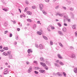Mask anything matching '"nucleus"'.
I'll return each instance as SVG.
<instances>
[{"mask_svg": "<svg viewBox=\"0 0 77 77\" xmlns=\"http://www.w3.org/2000/svg\"><path fill=\"white\" fill-rule=\"evenodd\" d=\"M40 63L41 65H42V66H43L45 69H46V70H48V67L46 65L45 63L40 62Z\"/></svg>", "mask_w": 77, "mask_h": 77, "instance_id": "f257e3e1", "label": "nucleus"}, {"mask_svg": "<svg viewBox=\"0 0 77 77\" xmlns=\"http://www.w3.org/2000/svg\"><path fill=\"white\" fill-rule=\"evenodd\" d=\"M63 17L67 21H69V22L70 21V19H68V15H66V16H64Z\"/></svg>", "mask_w": 77, "mask_h": 77, "instance_id": "f03ea898", "label": "nucleus"}, {"mask_svg": "<svg viewBox=\"0 0 77 77\" xmlns=\"http://www.w3.org/2000/svg\"><path fill=\"white\" fill-rule=\"evenodd\" d=\"M4 74H8L9 72H8V69H6L4 70Z\"/></svg>", "mask_w": 77, "mask_h": 77, "instance_id": "7ed1b4c3", "label": "nucleus"}, {"mask_svg": "<svg viewBox=\"0 0 77 77\" xmlns=\"http://www.w3.org/2000/svg\"><path fill=\"white\" fill-rule=\"evenodd\" d=\"M33 69V68H32V67L30 66L29 67V69H28V72L29 73H30L31 72H32V69Z\"/></svg>", "mask_w": 77, "mask_h": 77, "instance_id": "20e7f679", "label": "nucleus"}, {"mask_svg": "<svg viewBox=\"0 0 77 77\" xmlns=\"http://www.w3.org/2000/svg\"><path fill=\"white\" fill-rule=\"evenodd\" d=\"M39 6L40 9V11H42V9H43V5L42 4H40L39 5Z\"/></svg>", "mask_w": 77, "mask_h": 77, "instance_id": "39448f33", "label": "nucleus"}, {"mask_svg": "<svg viewBox=\"0 0 77 77\" xmlns=\"http://www.w3.org/2000/svg\"><path fill=\"white\" fill-rule=\"evenodd\" d=\"M70 57L72 58H75V55L74 54H71L70 55Z\"/></svg>", "mask_w": 77, "mask_h": 77, "instance_id": "423d86ee", "label": "nucleus"}, {"mask_svg": "<svg viewBox=\"0 0 77 77\" xmlns=\"http://www.w3.org/2000/svg\"><path fill=\"white\" fill-rule=\"evenodd\" d=\"M39 71L41 73H43V74L45 73V70H40Z\"/></svg>", "mask_w": 77, "mask_h": 77, "instance_id": "0eeeda50", "label": "nucleus"}, {"mask_svg": "<svg viewBox=\"0 0 77 77\" xmlns=\"http://www.w3.org/2000/svg\"><path fill=\"white\" fill-rule=\"evenodd\" d=\"M58 32L59 35H61V36H62L63 35V33H62V32H61L60 31H58Z\"/></svg>", "mask_w": 77, "mask_h": 77, "instance_id": "6e6552de", "label": "nucleus"}, {"mask_svg": "<svg viewBox=\"0 0 77 77\" xmlns=\"http://www.w3.org/2000/svg\"><path fill=\"white\" fill-rule=\"evenodd\" d=\"M71 18L72 19H74V14L72 13H70Z\"/></svg>", "mask_w": 77, "mask_h": 77, "instance_id": "1a4fd4ad", "label": "nucleus"}, {"mask_svg": "<svg viewBox=\"0 0 77 77\" xmlns=\"http://www.w3.org/2000/svg\"><path fill=\"white\" fill-rule=\"evenodd\" d=\"M40 49H43L44 48V46L42 45V44H40L39 45V46L38 47Z\"/></svg>", "mask_w": 77, "mask_h": 77, "instance_id": "9d476101", "label": "nucleus"}, {"mask_svg": "<svg viewBox=\"0 0 77 77\" xmlns=\"http://www.w3.org/2000/svg\"><path fill=\"white\" fill-rule=\"evenodd\" d=\"M59 17H63V15H64L65 13H63V14H60V13H59Z\"/></svg>", "mask_w": 77, "mask_h": 77, "instance_id": "9b49d317", "label": "nucleus"}, {"mask_svg": "<svg viewBox=\"0 0 77 77\" xmlns=\"http://www.w3.org/2000/svg\"><path fill=\"white\" fill-rule=\"evenodd\" d=\"M57 75H59V76H62V73L58 72L57 73Z\"/></svg>", "mask_w": 77, "mask_h": 77, "instance_id": "f8f14e48", "label": "nucleus"}, {"mask_svg": "<svg viewBox=\"0 0 77 77\" xmlns=\"http://www.w3.org/2000/svg\"><path fill=\"white\" fill-rule=\"evenodd\" d=\"M46 64H47L48 65H51V63H50V62H48V61H46Z\"/></svg>", "mask_w": 77, "mask_h": 77, "instance_id": "ddd939ff", "label": "nucleus"}, {"mask_svg": "<svg viewBox=\"0 0 77 77\" xmlns=\"http://www.w3.org/2000/svg\"><path fill=\"white\" fill-rule=\"evenodd\" d=\"M73 71L75 73H77V68H74Z\"/></svg>", "mask_w": 77, "mask_h": 77, "instance_id": "4468645a", "label": "nucleus"}, {"mask_svg": "<svg viewBox=\"0 0 77 77\" xmlns=\"http://www.w3.org/2000/svg\"><path fill=\"white\" fill-rule=\"evenodd\" d=\"M26 13L29 15H32V12L30 11H27Z\"/></svg>", "mask_w": 77, "mask_h": 77, "instance_id": "2eb2a0df", "label": "nucleus"}, {"mask_svg": "<svg viewBox=\"0 0 77 77\" xmlns=\"http://www.w3.org/2000/svg\"><path fill=\"white\" fill-rule=\"evenodd\" d=\"M57 56H58V57H59V59H62V57H61V56H60V54H58Z\"/></svg>", "mask_w": 77, "mask_h": 77, "instance_id": "dca6fc26", "label": "nucleus"}, {"mask_svg": "<svg viewBox=\"0 0 77 77\" xmlns=\"http://www.w3.org/2000/svg\"><path fill=\"white\" fill-rule=\"evenodd\" d=\"M54 65L55 66H57V67H60V65H59L57 63H55Z\"/></svg>", "mask_w": 77, "mask_h": 77, "instance_id": "f3484780", "label": "nucleus"}, {"mask_svg": "<svg viewBox=\"0 0 77 77\" xmlns=\"http://www.w3.org/2000/svg\"><path fill=\"white\" fill-rule=\"evenodd\" d=\"M2 9L3 11H5V12H7L8 11H9L8 9L7 8H3Z\"/></svg>", "mask_w": 77, "mask_h": 77, "instance_id": "a211bd4d", "label": "nucleus"}, {"mask_svg": "<svg viewBox=\"0 0 77 77\" xmlns=\"http://www.w3.org/2000/svg\"><path fill=\"white\" fill-rule=\"evenodd\" d=\"M28 53H32V51L30 49H29L28 50Z\"/></svg>", "mask_w": 77, "mask_h": 77, "instance_id": "6ab92c4d", "label": "nucleus"}, {"mask_svg": "<svg viewBox=\"0 0 77 77\" xmlns=\"http://www.w3.org/2000/svg\"><path fill=\"white\" fill-rule=\"evenodd\" d=\"M37 33L38 35H42V32L39 31L37 32Z\"/></svg>", "mask_w": 77, "mask_h": 77, "instance_id": "aec40b11", "label": "nucleus"}, {"mask_svg": "<svg viewBox=\"0 0 77 77\" xmlns=\"http://www.w3.org/2000/svg\"><path fill=\"white\" fill-rule=\"evenodd\" d=\"M59 63L60 65H62V66L64 65V63H63L62 62H59Z\"/></svg>", "mask_w": 77, "mask_h": 77, "instance_id": "412c9836", "label": "nucleus"}, {"mask_svg": "<svg viewBox=\"0 0 77 77\" xmlns=\"http://www.w3.org/2000/svg\"><path fill=\"white\" fill-rule=\"evenodd\" d=\"M62 30L64 32H66V29L65 27L63 28L62 29Z\"/></svg>", "mask_w": 77, "mask_h": 77, "instance_id": "4be33fe9", "label": "nucleus"}, {"mask_svg": "<svg viewBox=\"0 0 77 77\" xmlns=\"http://www.w3.org/2000/svg\"><path fill=\"white\" fill-rule=\"evenodd\" d=\"M27 21L28 22H30V23H32V20L31 19H27Z\"/></svg>", "mask_w": 77, "mask_h": 77, "instance_id": "5701e85b", "label": "nucleus"}, {"mask_svg": "<svg viewBox=\"0 0 77 77\" xmlns=\"http://www.w3.org/2000/svg\"><path fill=\"white\" fill-rule=\"evenodd\" d=\"M9 58L10 59H12V55H10L9 56Z\"/></svg>", "mask_w": 77, "mask_h": 77, "instance_id": "b1692460", "label": "nucleus"}, {"mask_svg": "<svg viewBox=\"0 0 77 77\" xmlns=\"http://www.w3.org/2000/svg\"><path fill=\"white\" fill-rule=\"evenodd\" d=\"M72 27L73 29H76L75 25H73L72 26Z\"/></svg>", "mask_w": 77, "mask_h": 77, "instance_id": "393cba45", "label": "nucleus"}, {"mask_svg": "<svg viewBox=\"0 0 77 77\" xmlns=\"http://www.w3.org/2000/svg\"><path fill=\"white\" fill-rule=\"evenodd\" d=\"M35 69H40V68L39 67H35Z\"/></svg>", "mask_w": 77, "mask_h": 77, "instance_id": "a878e982", "label": "nucleus"}, {"mask_svg": "<svg viewBox=\"0 0 77 77\" xmlns=\"http://www.w3.org/2000/svg\"><path fill=\"white\" fill-rule=\"evenodd\" d=\"M40 59L41 61H44V59L43 57L40 58Z\"/></svg>", "mask_w": 77, "mask_h": 77, "instance_id": "bb28decb", "label": "nucleus"}, {"mask_svg": "<svg viewBox=\"0 0 77 77\" xmlns=\"http://www.w3.org/2000/svg\"><path fill=\"white\" fill-rule=\"evenodd\" d=\"M43 37L44 39L45 40H48V38H47V37L44 36H43Z\"/></svg>", "mask_w": 77, "mask_h": 77, "instance_id": "cd10ccee", "label": "nucleus"}, {"mask_svg": "<svg viewBox=\"0 0 77 77\" xmlns=\"http://www.w3.org/2000/svg\"><path fill=\"white\" fill-rule=\"evenodd\" d=\"M50 29V26H48V27L47 28V30L49 32H51V30Z\"/></svg>", "mask_w": 77, "mask_h": 77, "instance_id": "c85d7f7f", "label": "nucleus"}, {"mask_svg": "<svg viewBox=\"0 0 77 77\" xmlns=\"http://www.w3.org/2000/svg\"><path fill=\"white\" fill-rule=\"evenodd\" d=\"M3 49L5 50H8V47H5L3 48Z\"/></svg>", "mask_w": 77, "mask_h": 77, "instance_id": "c756f323", "label": "nucleus"}, {"mask_svg": "<svg viewBox=\"0 0 77 77\" xmlns=\"http://www.w3.org/2000/svg\"><path fill=\"white\" fill-rule=\"evenodd\" d=\"M69 10H70V11H73L74 10V8H69Z\"/></svg>", "mask_w": 77, "mask_h": 77, "instance_id": "7c9ffc66", "label": "nucleus"}, {"mask_svg": "<svg viewBox=\"0 0 77 77\" xmlns=\"http://www.w3.org/2000/svg\"><path fill=\"white\" fill-rule=\"evenodd\" d=\"M8 26V23L7 22H5V24H4V26L5 27H6Z\"/></svg>", "mask_w": 77, "mask_h": 77, "instance_id": "2f4dec72", "label": "nucleus"}, {"mask_svg": "<svg viewBox=\"0 0 77 77\" xmlns=\"http://www.w3.org/2000/svg\"><path fill=\"white\" fill-rule=\"evenodd\" d=\"M11 51H9L8 52L7 54H8V55H9V54H11Z\"/></svg>", "mask_w": 77, "mask_h": 77, "instance_id": "473e14b6", "label": "nucleus"}, {"mask_svg": "<svg viewBox=\"0 0 77 77\" xmlns=\"http://www.w3.org/2000/svg\"><path fill=\"white\" fill-rule=\"evenodd\" d=\"M18 24H19V26L20 27H22V24L21 23H18Z\"/></svg>", "mask_w": 77, "mask_h": 77, "instance_id": "72a5a7b5", "label": "nucleus"}, {"mask_svg": "<svg viewBox=\"0 0 77 77\" xmlns=\"http://www.w3.org/2000/svg\"><path fill=\"white\" fill-rule=\"evenodd\" d=\"M34 72L35 74H38L39 73L38 72H37V71H35Z\"/></svg>", "mask_w": 77, "mask_h": 77, "instance_id": "f704fd0d", "label": "nucleus"}, {"mask_svg": "<svg viewBox=\"0 0 77 77\" xmlns=\"http://www.w3.org/2000/svg\"><path fill=\"white\" fill-rule=\"evenodd\" d=\"M32 9H36V7L35 6H32Z\"/></svg>", "mask_w": 77, "mask_h": 77, "instance_id": "c9c22d12", "label": "nucleus"}, {"mask_svg": "<svg viewBox=\"0 0 77 77\" xmlns=\"http://www.w3.org/2000/svg\"><path fill=\"white\" fill-rule=\"evenodd\" d=\"M58 25L59 26V27H61V26H62L61 24L60 23H58Z\"/></svg>", "mask_w": 77, "mask_h": 77, "instance_id": "e433bc0d", "label": "nucleus"}, {"mask_svg": "<svg viewBox=\"0 0 77 77\" xmlns=\"http://www.w3.org/2000/svg\"><path fill=\"white\" fill-rule=\"evenodd\" d=\"M36 24H34V25L33 26V28L34 29H35V28L36 27Z\"/></svg>", "mask_w": 77, "mask_h": 77, "instance_id": "4c0bfd02", "label": "nucleus"}, {"mask_svg": "<svg viewBox=\"0 0 77 77\" xmlns=\"http://www.w3.org/2000/svg\"><path fill=\"white\" fill-rule=\"evenodd\" d=\"M59 44L60 45V46L61 47H63V45H62V43H59Z\"/></svg>", "mask_w": 77, "mask_h": 77, "instance_id": "58836bf2", "label": "nucleus"}, {"mask_svg": "<svg viewBox=\"0 0 77 77\" xmlns=\"http://www.w3.org/2000/svg\"><path fill=\"white\" fill-rule=\"evenodd\" d=\"M3 54L4 55H5V56H8V54H6V53L5 52H4Z\"/></svg>", "mask_w": 77, "mask_h": 77, "instance_id": "ea45409f", "label": "nucleus"}, {"mask_svg": "<svg viewBox=\"0 0 77 77\" xmlns=\"http://www.w3.org/2000/svg\"><path fill=\"white\" fill-rule=\"evenodd\" d=\"M43 14H45V15L47 14V13H46L44 11H42Z\"/></svg>", "mask_w": 77, "mask_h": 77, "instance_id": "a19ab883", "label": "nucleus"}, {"mask_svg": "<svg viewBox=\"0 0 77 77\" xmlns=\"http://www.w3.org/2000/svg\"><path fill=\"white\" fill-rule=\"evenodd\" d=\"M50 44L51 45H52L53 44V42H52L51 41L50 42Z\"/></svg>", "mask_w": 77, "mask_h": 77, "instance_id": "79ce46f5", "label": "nucleus"}, {"mask_svg": "<svg viewBox=\"0 0 77 77\" xmlns=\"http://www.w3.org/2000/svg\"><path fill=\"white\" fill-rule=\"evenodd\" d=\"M63 75H64V76L65 77H66V73L65 72H63Z\"/></svg>", "mask_w": 77, "mask_h": 77, "instance_id": "37998d69", "label": "nucleus"}, {"mask_svg": "<svg viewBox=\"0 0 77 77\" xmlns=\"http://www.w3.org/2000/svg\"><path fill=\"white\" fill-rule=\"evenodd\" d=\"M71 3V1L67 2V4H68V5H70Z\"/></svg>", "mask_w": 77, "mask_h": 77, "instance_id": "c03bdc74", "label": "nucleus"}, {"mask_svg": "<svg viewBox=\"0 0 77 77\" xmlns=\"http://www.w3.org/2000/svg\"><path fill=\"white\" fill-rule=\"evenodd\" d=\"M62 8L64 9L65 10H66V8L65 7H62Z\"/></svg>", "mask_w": 77, "mask_h": 77, "instance_id": "a18cd8bd", "label": "nucleus"}, {"mask_svg": "<svg viewBox=\"0 0 77 77\" xmlns=\"http://www.w3.org/2000/svg\"><path fill=\"white\" fill-rule=\"evenodd\" d=\"M16 39H17V40H18V36H16V38H15Z\"/></svg>", "mask_w": 77, "mask_h": 77, "instance_id": "49530a36", "label": "nucleus"}, {"mask_svg": "<svg viewBox=\"0 0 77 77\" xmlns=\"http://www.w3.org/2000/svg\"><path fill=\"white\" fill-rule=\"evenodd\" d=\"M8 31H5L4 32V34H6L7 33H8Z\"/></svg>", "mask_w": 77, "mask_h": 77, "instance_id": "de8ad7c7", "label": "nucleus"}, {"mask_svg": "<svg viewBox=\"0 0 77 77\" xmlns=\"http://www.w3.org/2000/svg\"><path fill=\"white\" fill-rule=\"evenodd\" d=\"M26 4L28 5L29 3V2L27 1H26Z\"/></svg>", "mask_w": 77, "mask_h": 77, "instance_id": "09e8293b", "label": "nucleus"}, {"mask_svg": "<svg viewBox=\"0 0 77 77\" xmlns=\"http://www.w3.org/2000/svg\"><path fill=\"white\" fill-rule=\"evenodd\" d=\"M45 2H47V3H48L49 2V1H50V0H45Z\"/></svg>", "mask_w": 77, "mask_h": 77, "instance_id": "8fccbe9b", "label": "nucleus"}, {"mask_svg": "<svg viewBox=\"0 0 77 77\" xmlns=\"http://www.w3.org/2000/svg\"><path fill=\"white\" fill-rule=\"evenodd\" d=\"M12 36V34L10 33V37H11Z\"/></svg>", "mask_w": 77, "mask_h": 77, "instance_id": "3c124183", "label": "nucleus"}, {"mask_svg": "<svg viewBox=\"0 0 77 77\" xmlns=\"http://www.w3.org/2000/svg\"><path fill=\"white\" fill-rule=\"evenodd\" d=\"M11 21L12 22H13V24H15L16 23V22H15V21H13L12 20Z\"/></svg>", "mask_w": 77, "mask_h": 77, "instance_id": "603ef678", "label": "nucleus"}, {"mask_svg": "<svg viewBox=\"0 0 77 77\" xmlns=\"http://www.w3.org/2000/svg\"><path fill=\"white\" fill-rule=\"evenodd\" d=\"M38 24H41V23H40V21H37Z\"/></svg>", "mask_w": 77, "mask_h": 77, "instance_id": "864d4df0", "label": "nucleus"}, {"mask_svg": "<svg viewBox=\"0 0 77 77\" xmlns=\"http://www.w3.org/2000/svg\"><path fill=\"white\" fill-rule=\"evenodd\" d=\"M33 62L34 63H37V62H38L37 61H34Z\"/></svg>", "mask_w": 77, "mask_h": 77, "instance_id": "5fc2aeb1", "label": "nucleus"}, {"mask_svg": "<svg viewBox=\"0 0 77 77\" xmlns=\"http://www.w3.org/2000/svg\"><path fill=\"white\" fill-rule=\"evenodd\" d=\"M27 8H26L25 9V10H24V12H26V11H27Z\"/></svg>", "mask_w": 77, "mask_h": 77, "instance_id": "6e6d98bb", "label": "nucleus"}, {"mask_svg": "<svg viewBox=\"0 0 77 77\" xmlns=\"http://www.w3.org/2000/svg\"><path fill=\"white\" fill-rule=\"evenodd\" d=\"M22 16V17H26V15L24 14H23Z\"/></svg>", "mask_w": 77, "mask_h": 77, "instance_id": "4d7b16f0", "label": "nucleus"}, {"mask_svg": "<svg viewBox=\"0 0 77 77\" xmlns=\"http://www.w3.org/2000/svg\"><path fill=\"white\" fill-rule=\"evenodd\" d=\"M75 36H77V32H75Z\"/></svg>", "mask_w": 77, "mask_h": 77, "instance_id": "13d9d810", "label": "nucleus"}, {"mask_svg": "<svg viewBox=\"0 0 77 77\" xmlns=\"http://www.w3.org/2000/svg\"><path fill=\"white\" fill-rule=\"evenodd\" d=\"M35 45L36 47H37V48H39V46H38V45L36 44Z\"/></svg>", "mask_w": 77, "mask_h": 77, "instance_id": "bf43d9fd", "label": "nucleus"}, {"mask_svg": "<svg viewBox=\"0 0 77 77\" xmlns=\"http://www.w3.org/2000/svg\"><path fill=\"white\" fill-rule=\"evenodd\" d=\"M58 8H59V6H57L55 8V9H57Z\"/></svg>", "mask_w": 77, "mask_h": 77, "instance_id": "052dcab7", "label": "nucleus"}, {"mask_svg": "<svg viewBox=\"0 0 77 77\" xmlns=\"http://www.w3.org/2000/svg\"><path fill=\"white\" fill-rule=\"evenodd\" d=\"M0 51H1V52H3V51H4V50L2 49V50H0Z\"/></svg>", "mask_w": 77, "mask_h": 77, "instance_id": "680f3d73", "label": "nucleus"}, {"mask_svg": "<svg viewBox=\"0 0 77 77\" xmlns=\"http://www.w3.org/2000/svg\"><path fill=\"white\" fill-rule=\"evenodd\" d=\"M59 60H57L56 61V62L57 63H59Z\"/></svg>", "mask_w": 77, "mask_h": 77, "instance_id": "e2e57ef3", "label": "nucleus"}, {"mask_svg": "<svg viewBox=\"0 0 77 77\" xmlns=\"http://www.w3.org/2000/svg\"><path fill=\"white\" fill-rule=\"evenodd\" d=\"M51 29H54V27L53 26L51 27Z\"/></svg>", "mask_w": 77, "mask_h": 77, "instance_id": "0e129e2a", "label": "nucleus"}, {"mask_svg": "<svg viewBox=\"0 0 77 77\" xmlns=\"http://www.w3.org/2000/svg\"><path fill=\"white\" fill-rule=\"evenodd\" d=\"M64 25L65 26H67V25L65 23L64 24Z\"/></svg>", "mask_w": 77, "mask_h": 77, "instance_id": "69168bd1", "label": "nucleus"}, {"mask_svg": "<svg viewBox=\"0 0 77 77\" xmlns=\"http://www.w3.org/2000/svg\"><path fill=\"white\" fill-rule=\"evenodd\" d=\"M26 64H27V65H29V63H29V62H26Z\"/></svg>", "mask_w": 77, "mask_h": 77, "instance_id": "338daca9", "label": "nucleus"}, {"mask_svg": "<svg viewBox=\"0 0 77 77\" xmlns=\"http://www.w3.org/2000/svg\"><path fill=\"white\" fill-rule=\"evenodd\" d=\"M0 48L1 49H2V45L0 46Z\"/></svg>", "mask_w": 77, "mask_h": 77, "instance_id": "774afa93", "label": "nucleus"}]
</instances>
